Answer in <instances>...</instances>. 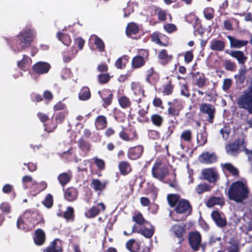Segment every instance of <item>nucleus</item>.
I'll list each match as a JSON object with an SVG mask.
<instances>
[{"label": "nucleus", "instance_id": "nucleus-5", "mask_svg": "<svg viewBox=\"0 0 252 252\" xmlns=\"http://www.w3.org/2000/svg\"><path fill=\"white\" fill-rule=\"evenodd\" d=\"M175 210L178 214L189 215L191 211V207L188 200L181 199L177 203Z\"/></svg>", "mask_w": 252, "mask_h": 252}, {"label": "nucleus", "instance_id": "nucleus-53", "mask_svg": "<svg viewBox=\"0 0 252 252\" xmlns=\"http://www.w3.org/2000/svg\"><path fill=\"white\" fill-rule=\"evenodd\" d=\"M232 84V80L230 79H225L223 81L222 88L224 91H227L229 89Z\"/></svg>", "mask_w": 252, "mask_h": 252}, {"label": "nucleus", "instance_id": "nucleus-13", "mask_svg": "<svg viewBox=\"0 0 252 252\" xmlns=\"http://www.w3.org/2000/svg\"><path fill=\"white\" fill-rule=\"evenodd\" d=\"M211 216L218 226L220 227H223L226 225V220L219 212L216 211H213L212 213Z\"/></svg>", "mask_w": 252, "mask_h": 252}, {"label": "nucleus", "instance_id": "nucleus-22", "mask_svg": "<svg viewBox=\"0 0 252 252\" xmlns=\"http://www.w3.org/2000/svg\"><path fill=\"white\" fill-rule=\"evenodd\" d=\"M45 239V234L42 230L38 229L35 231L34 241L36 245H42L44 243Z\"/></svg>", "mask_w": 252, "mask_h": 252}, {"label": "nucleus", "instance_id": "nucleus-18", "mask_svg": "<svg viewBox=\"0 0 252 252\" xmlns=\"http://www.w3.org/2000/svg\"><path fill=\"white\" fill-rule=\"evenodd\" d=\"M148 55V53L147 52H145V55H144L143 57L141 56H137L135 57L132 61V67L134 68H138L143 66L145 63V61Z\"/></svg>", "mask_w": 252, "mask_h": 252}, {"label": "nucleus", "instance_id": "nucleus-15", "mask_svg": "<svg viewBox=\"0 0 252 252\" xmlns=\"http://www.w3.org/2000/svg\"><path fill=\"white\" fill-rule=\"evenodd\" d=\"M43 252H62L60 241L59 239L54 240L44 250Z\"/></svg>", "mask_w": 252, "mask_h": 252}, {"label": "nucleus", "instance_id": "nucleus-43", "mask_svg": "<svg viewBox=\"0 0 252 252\" xmlns=\"http://www.w3.org/2000/svg\"><path fill=\"white\" fill-rule=\"evenodd\" d=\"M119 104L123 108H126L130 106L131 102L128 98L126 96H123L119 99Z\"/></svg>", "mask_w": 252, "mask_h": 252}, {"label": "nucleus", "instance_id": "nucleus-46", "mask_svg": "<svg viewBox=\"0 0 252 252\" xmlns=\"http://www.w3.org/2000/svg\"><path fill=\"white\" fill-rule=\"evenodd\" d=\"M181 94L182 95H184L186 97H189L190 95V93L188 89V87L186 84H184L182 85L181 88Z\"/></svg>", "mask_w": 252, "mask_h": 252}, {"label": "nucleus", "instance_id": "nucleus-14", "mask_svg": "<svg viewBox=\"0 0 252 252\" xmlns=\"http://www.w3.org/2000/svg\"><path fill=\"white\" fill-rule=\"evenodd\" d=\"M199 160L203 163H211L216 160V157L213 153L208 152L203 153L199 157Z\"/></svg>", "mask_w": 252, "mask_h": 252}, {"label": "nucleus", "instance_id": "nucleus-6", "mask_svg": "<svg viewBox=\"0 0 252 252\" xmlns=\"http://www.w3.org/2000/svg\"><path fill=\"white\" fill-rule=\"evenodd\" d=\"M155 229L153 226L147 228L145 226L139 227L137 225H134L132 227V232L138 233L147 238H150L154 233Z\"/></svg>", "mask_w": 252, "mask_h": 252}, {"label": "nucleus", "instance_id": "nucleus-2", "mask_svg": "<svg viewBox=\"0 0 252 252\" xmlns=\"http://www.w3.org/2000/svg\"><path fill=\"white\" fill-rule=\"evenodd\" d=\"M152 173L154 177L162 180L168 173V169L165 164L157 161L153 167Z\"/></svg>", "mask_w": 252, "mask_h": 252}, {"label": "nucleus", "instance_id": "nucleus-33", "mask_svg": "<svg viewBox=\"0 0 252 252\" xmlns=\"http://www.w3.org/2000/svg\"><path fill=\"white\" fill-rule=\"evenodd\" d=\"M92 187L95 190H102L105 187V184L98 179H94L91 183Z\"/></svg>", "mask_w": 252, "mask_h": 252}, {"label": "nucleus", "instance_id": "nucleus-44", "mask_svg": "<svg viewBox=\"0 0 252 252\" xmlns=\"http://www.w3.org/2000/svg\"><path fill=\"white\" fill-rule=\"evenodd\" d=\"M224 170L229 172L234 175L238 174V171L237 169L230 163H225L223 165Z\"/></svg>", "mask_w": 252, "mask_h": 252}, {"label": "nucleus", "instance_id": "nucleus-61", "mask_svg": "<svg viewBox=\"0 0 252 252\" xmlns=\"http://www.w3.org/2000/svg\"><path fill=\"white\" fill-rule=\"evenodd\" d=\"M0 209L2 211L6 213H9L10 211V208L9 205L6 203H3L0 205Z\"/></svg>", "mask_w": 252, "mask_h": 252}, {"label": "nucleus", "instance_id": "nucleus-35", "mask_svg": "<svg viewBox=\"0 0 252 252\" xmlns=\"http://www.w3.org/2000/svg\"><path fill=\"white\" fill-rule=\"evenodd\" d=\"M90 96L91 94L89 89L87 87L83 88L79 94V97L80 99L86 100L89 99Z\"/></svg>", "mask_w": 252, "mask_h": 252}, {"label": "nucleus", "instance_id": "nucleus-57", "mask_svg": "<svg viewBox=\"0 0 252 252\" xmlns=\"http://www.w3.org/2000/svg\"><path fill=\"white\" fill-rule=\"evenodd\" d=\"M220 132L222 134V138L224 139H226L228 137L230 130L228 128L224 127V128L220 129Z\"/></svg>", "mask_w": 252, "mask_h": 252}, {"label": "nucleus", "instance_id": "nucleus-32", "mask_svg": "<svg viewBox=\"0 0 252 252\" xmlns=\"http://www.w3.org/2000/svg\"><path fill=\"white\" fill-rule=\"evenodd\" d=\"M131 88L135 95L139 96V100L140 99L141 96H144V91L138 84L132 83L131 84Z\"/></svg>", "mask_w": 252, "mask_h": 252}, {"label": "nucleus", "instance_id": "nucleus-50", "mask_svg": "<svg viewBox=\"0 0 252 252\" xmlns=\"http://www.w3.org/2000/svg\"><path fill=\"white\" fill-rule=\"evenodd\" d=\"M225 67L228 70L233 71L236 68V64L235 63H232L229 60L225 62Z\"/></svg>", "mask_w": 252, "mask_h": 252}, {"label": "nucleus", "instance_id": "nucleus-38", "mask_svg": "<svg viewBox=\"0 0 252 252\" xmlns=\"http://www.w3.org/2000/svg\"><path fill=\"white\" fill-rule=\"evenodd\" d=\"M119 136L122 139L126 141H132L134 139H137V135L135 132H133V136L132 137H130L124 130H122L119 133Z\"/></svg>", "mask_w": 252, "mask_h": 252}, {"label": "nucleus", "instance_id": "nucleus-64", "mask_svg": "<svg viewBox=\"0 0 252 252\" xmlns=\"http://www.w3.org/2000/svg\"><path fill=\"white\" fill-rule=\"evenodd\" d=\"M225 252H238V247L235 244H232L228 247Z\"/></svg>", "mask_w": 252, "mask_h": 252}, {"label": "nucleus", "instance_id": "nucleus-51", "mask_svg": "<svg viewBox=\"0 0 252 252\" xmlns=\"http://www.w3.org/2000/svg\"><path fill=\"white\" fill-rule=\"evenodd\" d=\"M31 59L28 57H24L23 59L17 63L18 66L20 68L24 67L27 64L31 63Z\"/></svg>", "mask_w": 252, "mask_h": 252}, {"label": "nucleus", "instance_id": "nucleus-48", "mask_svg": "<svg viewBox=\"0 0 252 252\" xmlns=\"http://www.w3.org/2000/svg\"><path fill=\"white\" fill-rule=\"evenodd\" d=\"M164 29L168 33H171L176 30V27L173 24H166L164 26Z\"/></svg>", "mask_w": 252, "mask_h": 252}, {"label": "nucleus", "instance_id": "nucleus-56", "mask_svg": "<svg viewBox=\"0 0 252 252\" xmlns=\"http://www.w3.org/2000/svg\"><path fill=\"white\" fill-rule=\"evenodd\" d=\"M73 214V209L71 207H68L66 211L65 212L64 214V217L66 219H69L72 218Z\"/></svg>", "mask_w": 252, "mask_h": 252}, {"label": "nucleus", "instance_id": "nucleus-45", "mask_svg": "<svg viewBox=\"0 0 252 252\" xmlns=\"http://www.w3.org/2000/svg\"><path fill=\"white\" fill-rule=\"evenodd\" d=\"M127 59L126 57L119 58L115 63V65L118 68H122L126 64Z\"/></svg>", "mask_w": 252, "mask_h": 252}, {"label": "nucleus", "instance_id": "nucleus-29", "mask_svg": "<svg viewBox=\"0 0 252 252\" xmlns=\"http://www.w3.org/2000/svg\"><path fill=\"white\" fill-rule=\"evenodd\" d=\"M119 167L121 173L123 175L127 174L131 170L130 165L126 161L121 162L119 165Z\"/></svg>", "mask_w": 252, "mask_h": 252}, {"label": "nucleus", "instance_id": "nucleus-1", "mask_svg": "<svg viewBox=\"0 0 252 252\" xmlns=\"http://www.w3.org/2000/svg\"><path fill=\"white\" fill-rule=\"evenodd\" d=\"M249 190L246 184L242 181L233 183L228 191L230 199L236 202H242L248 196Z\"/></svg>", "mask_w": 252, "mask_h": 252}, {"label": "nucleus", "instance_id": "nucleus-27", "mask_svg": "<svg viewBox=\"0 0 252 252\" xmlns=\"http://www.w3.org/2000/svg\"><path fill=\"white\" fill-rule=\"evenodd\" d=\"M223 200L220 197H211L207 202L206 205L208 207H211L215 205H222L223 204Z\"/></svg>", "mask_w": 252, "mask_h": 252}, {"label": "nucleus", "instance_id": "nucleus-49", "mask_svg": "<svg viewBox=\"0 0 252 252\" xmlns=\"http://www.w3.org/2000/svg\"><path fill=\"white\" fill-rule=\"evenodd\" d=\"M43 204L45 206L48 208H50L52 206L53 197L51 195L48 194L47 195L44 201H43Z\"/></svg>", "mask_w": 252, "mask_h": 252}, {"label": "nucleus", "instance_id": "nucleus-47", "mask_svg": "<svg viewBox=\"0 0 252 252\" xmlns=\"http://www.w3.org/2000/svg\"><path fill=\"white\" fill-rule=\"evenodd\" d=\"M209 190V187L206 184L199 185L196 188V191L198 194Z\"/></svg>", "mask_w": 252, "mask_h": 252}, {"label": "nucleus", "instance_id": "nucleus-60", "mask_svg": "<svg viewBox=\"0 0 252 252\" xmlns=\"http://www.w3.org/2000/svg\"><path fill=\"white\" fill-rule=\"evenodd\" d=\"M193 59V54L191 52L189 51L186 53L185 55V61L189 63Z\"/></svg>", "mask_w": 252, "mask_h": 252}, {"label": "nucleus", "instance_id": "nucleus-58", "mask_svg": "<svg viewBox=\"0 0 252 252\" xmlns=\"http://www.w3.org/2000/svg\"><path fill=\"white\" fill-rule=\"evenodd\" d=\"M139 110H138V113L140 115L143 117L148 112V107L146 105L143 106V107H141V106L139 105Z\"/></svg>", "mask_w": 252, "mask_h": 252}, {"label": "nucleus", "instance_id": "nucleus-63", "mask_svg": "<svg viewBox=\"0 0 252 252\" xmlns=\"http://www.w3.org/2000/svg\"><path fill=\"white\" fill-rule=\"evenodd\" d=\"M172 90V86L171 85H167L164 87L163 93L166 95H169L171 94Z\"/></svg>", "mask_w": 252, "mask_h": 252}, {"label": "nucleus", "instance_id": "nucleus-31", "mask_svg": "<svg viewBox=\"0 0 252 252\" xmlns=\"http://www.w3.org/2000/svg\"><path fill=\"white\" fill-rule=\"evenodd\" d=\"M57 36L59 40L61 41L65 45L69 46L70 44L71 39L69 35L61 32H58Z\"/></svg>", "mask_w": 252, "mask_h": 252}, {"label": "nucleus", "instance_id": "nucleus-52", "mask_svg": "<svg viewBox=\"0 0 252 252\" xmlns=\"http://www.w3.org/2000/svg\"><path fill=\"white\" fill-rule=\"evenodd\" d=\"M197 141L200 145H203L207 142V138L205 135L200 133L197 136Z\"/></svg>", "mask_w": 252, "mask_h": 252}, {"label": "nucleus", "instance_id": "nucleus-20", "mask_svg": "<svg viewBox=\"0 0 252 252\" xmlns=\"http://www.w3.org/2000/svg\"><path fill=\"white\" fill-rule=\"evenodd\" d=\"M132 220L135 222L134 225H137L139 227L150 224L149 222L144 219L143 215L140 213H135L132 217Z\"/></svg>", "mask_w": 252, "mask_h": 252}, {"label": "nucleus", "instance_id": "nucleus-24", "mask_svg": "<svg viewBox=\"0 0 252 252\" xmlns=\"http://www.w3.org/2000/svg\"><path fill=\"white\" fill-rule=\"evenodd\" d=\"M138 31L139 28L138 26L134 23L128 24L126 28V34L129 36L136 34Z\"/></svg>", "mask_w": 252, "mask_h": 252}, {"label": "nucleus", "instance_id": "nucleus-39", "mask_svg": "<svg viewBox=\"0 0 252 252\" xmlns=\"http://www.w3.org/2000/svg\"><path fill=\"white\" fill-rule=\"evenodd\" d=\"M151 121L154 125L160 126L162 125L163 118L158 114H154L151 116Z\"/></svg>", "mask_w": 252, "mask_h": 252}, {"label": "nucleus", "instance_id": "nucleus-21", "mask_svg": "<svg viewBox=\"0 0 252 252\" xmlns=\"http://www.w3.org/2000/svg\"><path fill=\"white\" fill-rule=\"evenodd\" d=\"M210 47L213 50L221 51L223 50L225 44L220 40L214 39L211 41Z\"/></svg>", "mask_w": 252, "mask_h": 252}, {"label": "nucleus", "instance_id": "nucleus-30", "mask_svg": "<svg viewBox=\"0 0 252 252\" xmlns=\"http://www.w3.org/2000/svg\"><path fill=\"white\" fill-rule=\"evenodd\" d=\"M239 146L236 143H233L229 144L226 147V151L228 154L230 155H234L239 151Z\"/></svg>", "mask_w": 252, "mask_h": 252}, {"label": "nucleus", "instance_id": "nucleus-10", "mask_svg": "<svg viewBox=\"0 0 252 252\" xmlns=\"http://www.w3.org/2000/svg\"><path fill=\"white\" fill-rule=\"evenodd\" d=\"M199 110L201 113L208 115L209 121L212 123L216 111L214 106L207 103H203L200 104Z\"/></svg>", "mask_w": 252, "mask_h": 252}, {"label": "nucleus", "instance_id": "nucleus-11", "mask_svg": "<svg viewBox=\"0 0 252 252\" xmlns=\"http://www.w3.org/2000/svg\"><path fill=\"white\" fill-rule=\"evenodd\" d=\"M202 174L205 179L214 183L218 178V174L214 168H206L202 170Z\"/></svg>", "mask_w": 252, "mask_h": 252}, {"label": "nucleus", "instance_id": "nucleus-4", "mask_svg": "<svg viewBox=\"0 0 252 252\" xmlns=\"http://www.w3.org/2000/svg\"><path fill=\"white\" fill-rule=\"evenodd\" d=\"M30 224H29L28 226H26V225L24 223L22 219L20 218L17 220V227L19 229H22L24 231H28L29 230H31L33 228L35 225L39 224H43L44 223V221L42 218L41 220L38 218L37 219L36 218L33 217H32L31 219L30 220Z\"/></svg>", "mask_w": 252, "mask_h": 252}, {"label": "nucleus", "instance_id": "nucleus-25", "mask_svg": "<svg viewBox=\"0 0 252 252\" xmlns=\"http://www.w3.org/2000/svg\"><path fill=\"white\" fill-rule=\"evenodd\" d=\"M95 125L96 128L98 129L104 128L107 126L106 118L101 115L98 116L95 120Z\"/></svg>", "mask_w": 252, "mask_h": 252}, {"label": "nucleus", "instance_id": "nucleus-40", "mask_svg": "<svg viewBox=\"0 0 252 252\" xmlns=\"http://www.w3.org/2000/svg\"><path fill=\"white\" fill-rule=\"evenodd\" d=\"M192 133L190 130H186L183 131L180 136L181 140L186 142H189L191 139Z\"/></svg>", "mask_w": 252, "mask_h": 252}, {"label": "nucleus", "instance_id": "nucleus-28", "mask_svg": "<svg viewBox=\"0 0 252 252\" xmlns=\"http://www.w3.org/2000/svg\"><path fill=\"white\" fill-rule=\"evenodd\" d=\"M90 40L93 41L99 51H103L104 49V44L102 40L95 35H92L90 38Z\"/></svg>", "mask_w": 252, "mask_h": 252}, {"label": "nucleus", "instance_id": "nucleus-59", "mask_svg": "<svg viewBox=\"0 0 252 252\" xmlns=\"http://www.w3.org/2000/svg\"><path fill=\"white\" fill-rule=\"evenodd\" d=\"M94 162L98 168L100 169H104V162L103 160L95 158Z\"/></svg>", "mask_w": 252, "mask_h": 252}, {"label": "nucleus", "instance_id": "nucleus-16", "mask_svg": "<svg viewBox=\"0 0 252 252\" xmlns=\"http://www.w3.org/2000/svg\"><path fill=\"white\" fill-rule=\"evenodd\" d=\"M98 207L101 208V210H105V206L104 204L103 203H100L97 204V206L93 207L89 209L88 212L85 213L86 216L88 218H94L100 212Z\"/></svg>", "mask_w": 252, "mask_h": 252}, {"label": "nucleus", "instance_id": "nucleus-62", "mask_svg": "<svg viewBox=\"0 0 252 252\" xmlns=\"http://www.w3.org/2000/svg\"><path fill=\"white\" fill-rule=\"evenodd\" d=\"M152 41L158 44H161L160 41L159 35L157 33H154L152 36Z\"/></svg>", "mask_w": 252, "mask_h": 252}, {"label": "nucleus", "instance_id": "nucleus-36", "mask_svg": "<svg viewBox=\"0 0 252 252\" xmlns=\"http://www.w3.org/2000/svg\"><path fill=\"white\" fill-rule=\"evenodd\" d=\"M158 57L159 59L161 60L163 62H169L172 59V56L168 55L167 51L165 50H162L159 51L158 53Z\"/></svg>", "mask_w": 252, "mask_h": 252}, {"label": "nucleus", "instance_id": "nucleus-26", "mask_svg": "<svg viewBox=\"0 0 252 252\" xmlns=\"http://www.w3.org/2000/svg\"><path fill=\"white\" fill-rule=\"evenodd\" d=\"M77 196V191L74 188H69L67 189L64 192L65 198L69 201H71L76 199Z\"/></svg>", "mask_w": 252, "mask_h": 252}, {"label": "nucleus", "instance_id": "nucleus-19", "mask_svg": "<svg viewBox=\"0 0 252 252\" xmlns=\"http://www.w3.org/2000/svg\"><path fill=\"white\" fill-rule=\"evenodd\" d=\"M50 68L49 64L44 62H39L33 67L34 71L38 73H45L48 71Z\"/></svg>", "mask_w": 252, "mask_h": 252}, {"label": "nucleus", "instance_id": "nucleus-17", "mask_svg": "<svg viewBox=\"0 0 252 252\" xmlns=\"http://www.w3.org/2000/svg\"><path fill=\"white\" fill-rule=\"evenodd\" d=\"M143 151V148L140 146L130 148L128 153V157L131 159H136L141 156Z\"/></svg>", "mask_w": 252, "mask_h": 252}, {"label": "nucleus", "instance_id": "nucleus-3", "mask_svg": "<svg viewBox=\"0 0 252 252\" xmlns=\"http://www.w3.org/2000/svg\"><path fill=\"white\" fill-rule=\"evenodd\" d=\"M36 32L31 29L23 30L19 34V39L22 44V47H26L30 45L35 36Z\"/></svg>", "mask_w": 252, "mask_h": 252}, {"label": "nucleus", "instance_id": "nucleus-23", "mask_svg": "<svg viewBox=\"0 0 252 252\" xmlns=\"http://www.w3.org/2000/svg\"><path fill=\"white\" fill-rule=\"evenodd\" d=\"M231 56L236 58L239 63H244L247 58L245 56L244 53L241 51H233L229 53Z\"/></svg>", "mask_w": 252, "mask_h": 252}, {"label": "nucleus", "instance_id": "nucleus-34", "mask_svg": "<svg viewBox=\"0 0 252 252\" xmlns=\"http://www.w3.org/2000/svg\"><path fill=\"white\" fill-rule=\"evenodd\" d=\"M246 71L245 67L241 68L239 69V73L234 76L235 78L240 83H243L246 78Z\"/></svg>", "mask_w": 252, "mask_h": 252}, {"label": "nucleus", "instance_id": "nucleus-54", "mask_svg": "<svg viewBox=\"0 0 252 252\" xmlns=\"http://www.w3.org/2000/svg\"><path fill=\"white\" fill-rule=\"evenodd\" d=\"M110 79L108 74H101L98 76V80L100 83L103 84L107 82Z\"/></svg>", "mask_w": 252, "mask_h": 252}, {"label": "nucleus", "instance_id": "nucleus-12", "mask_svg": "<svg viewBox=\"0 0 252 252\" xmlns=\"http://www.w3.org/2000/svg\"><path fill=\"white\" fill-rule=\"evenodd\" d=\"M227 38L229 40L231 48H240L247 45L248 43L247 40H240L230 35H228Z\"/></svg>", "mask_w": 252, "mask_h": 252}, {"label": "nucleus", "instance_id": "nucleus-7", "mask_svg": "<svg viewBox=\"0 0 252 252\" xmlns=\"http://www.w3.org/2000/svg\"><path fill=\"white\" fill-rule=\"evenodd\" d=\"M189 239L191 248L194 251H197L199 248L201 241L200 234L197 232H191L189 234Z\"/></svg>", "mask_w": 252, "mask_h": 252}, {"label": "nucleus", "instance_id": "nucleus-42", "mask_svg": "<svg viewBox=\"0 0 252 252\" xmlns=\"http://www.w3.org/2000/svg\"><path fill=\"white\" fill-rule=\"evenodd\" d=\"M168 201L169 205L173 207L175 206L176 203L178 202L179 200V196L177 194H170L167 196Z\"/></svg>", "mask_w": 252, "mask_h": 252}, {"label": "nucleus", "instance_id": "nucleus-8", "mask_svg": "<svg viewBox=\"0 0 252 252\" xmlns=\"http://www.w3.org/2000/svg\"><path fill=\"white\" fill-rule=\"evenodd\" d=\"M168 105L170 106L168 109V114L173 116H178L183 107L182 102L176 99L169 102Z\"/></svg>", "mask_w": 252, "mask_h": 252}, {"label": "nucleus", "instance_id": "nucleus-9", "mask_svg": "<svg viewBox=\"0 0 252 252\" xmlns=\"http://www.w3.org/2000/svg\"><path fill=\"white\" fill-rule=\"evenodd\" d=\"M185 226L183 224H174L170 229L171 235L179 239V243H181L183 240V235L185 233Z\"/></svg>", "mask_w": 252, "mask_h": 252}, {"label": "nucleus", "instance_id": "nucleus-37", "mask_svg": "<svg viewBox=\"0 0 252 252\" xmlns=\"http://www.w3.org/2000/svg\"><path fill=\"white\" fill-rule=\"evenodd\" d=\"M71 174L63 173L58 176V180L60 183L63 185L67 184L70 180Z\"/></svg>", "mask_w": 252, "mask_h": 252}, {"label": "nucleus", "instance_id": "nucleus-55", "mask_svg": "<svg viewBox=\"0 0 252 252\" xmlns=\"http://www.w3.org/2000/svg\"><path fill=\"white\" fill-rule=\"evenodd\" d=\"M206 79L204 77L198 78L196 82V85L200 88H202L206 85Z\"/></svg>", "mask_w": 252, "mask_h": 252}, {"label": "nucleus", "instance_id": "nucleus-41", "mask_svg": "<svg viewBox=\"0 0 252 252\" xmlns=\"http://www.w3.org/2000/svg\"><path fill=\"white\" fill-rule=\"evenodd\" d=\"M23 217L25 219H26L27 220L31 219L32 217L36 218L37 219L38 218L41 220H42L41 216H40L36 213L33 211H31L30 210L26 211L24 213Z\"/></svg>", "mask_w": 252, "mask_h": 252}]
</instances>
